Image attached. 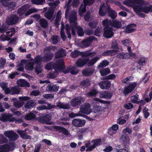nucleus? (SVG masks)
I'll return each mask as SVG.
<instances>
[{"instance_id": "obj_61", "label": "nucleus", "mask_w": 152, "mask_h": 152, "mask_svg": "<svg viewBox=\"0 0 152 152\" xmlns=\"http://www.w3.org/2000/svg\"><path fill=\"white\" fill-rule=\"evenodd\" d=\"M44 98L47 99H49L53 98L54 95L52 94H45L43 95Z\"/></svg>"}, {"instance_id": "obj_62", "label": "nucleus", "mask_w": 152, "mask_h": 152, "mask_svg": "<svg viewBox=\"0 0 152 152\" xmlns=\"http://www.w3.org/2000/svg\"><path fill=\"white\" fill-rule=\"evenodd\" d=\"M146 61L145 58L142 57L138 62V64L140 65H144L145 64Z\"/></svg>"}, {"instance_id": "obj_59", "label": "nucleus", "mask_w": 152, "mask_h": 152, "mask_svg": "<svg viewBox=\"0 0 152 152\" xmlns=\"http://www.w3.org/2000/svg\"><path fill=\"white\" fill-rule=\"evenodd\" d=\"M89 26L92 28H96L97 25V23L95 21H92L88 24Z\"/></svg>"}, {"instance_id": "obj_8", "label": "nucleus", "mask_w": 152, "mask_h": 152, "mask_svg": "<svg viewBox=\"0 0 152 152\" xmlns=\"http://www.w3.org/2000/svg\"><path fill=\"white\" fill-rule=\"evenodd\" d=\"M95 0H83L84 4H81L78 10V13L80 16H82V14L86 11V5H91L93 4Z\"/></svg>"}, {"instance_id": "obj_36", "label": "nucleus", "mask_w": 152, "mask_h": 152, "mask_svg": "<svg viewBox=\"0 0 152 152\" xmlns=\"http://www.w3.org/2000/svg\"><path fill=\"white\" fill-rule=\"evenodd\" d=\"M34 59L35 60V59ZM34 62L36 64V66L35 68V71L37 74L38 75L41 73L42 71V66L41 65V62L37 63L35 62V60Z\"/></svg>"}, {"instance_id": "obj_39", "label": "nucleus", "mask_w": 152, "mask_h": 152, "mask_svg": "<svg viewBox=\"0 0 152 152\" xmlns=\"http://www.w3.org/2000/svg\"><path fill=\"white\" fill-rule=\"evenodd\" d=\"M72 0H69L68 2L64 6L65 8H66L65 14V18H67V17L68 16L69 10H70V8L69 6V4L71 3Z\"/></svg>"}, {"instance_id": "obj_3", "label": "nucleus", "mask_w": 152, "mask_h": 152, "mask_svg": "<svg viewBox=\"0 0 152 152\" xmlns=\"http://www.w3.org/2000/svg\"><path fill=\"white\" fill-rule=\"evenodd\" d=\"M74 25L69 26L68 24H66L65 25V29L66 31V34L67 37L69 39L71 38V31H72V36L76 35V29L77 30V32L78 35L80 36H83L84 34L83 28L80 26H78L76 24V26H74Z\"/></svg>"}, {"instance_id": "obj_22", "label": "nucleus", "mask_w": 152, "mask_h": 152, "mask_svg": "<svg viewBox=\"0 0 152 152\" xmlns=\"http://www.w3.org/2000/svg\"><path fill=\"white\" fill-rule=\"evenodd\" d=\"M59 88V86L56 85H48L46 88V90L48 91H57Z\"/></svg>"}, {"instance_id": "obj_29", "label": "nucleus", "mask_w": 152, "mask_h": 152, "mask_svg": "<svg viewBox=\"0 0 152 152\" xmlns=\"http://www.w3.org/2000/svg\"><path fill=\"white\" fill-rule=\"evenodd\" d=\"M112 96V94L108 91H102L100 93V97L104 98H110Z\"/></svg>"}, {"instance_id": "obj_52", "label": "nucleus", "mask_w": 152, "mask_h": 152, "mask_svg": "<svg viewBox=\"0 0 152 152\" xmlns=\"http://www.w3.org/2000/svg\"><path fill=\"white\" fill-rule=\"evenodd\" d=\"M142 9V11H143L145 13H148L150 11L152 12V5H150L149 7H146Z\"/></svg>"}, {"instance_id": "obj_26", "label": "nucleus", "mask_w": 152, "mask_h": 152, "mask_svg": "<svg viewBox=\"0 0 152 152\" xmlns=\"http://www.w3.org/2000/svg\"><path fill=\"white\" fill-rule=\"evenodd\" d=\"M122 24L121 22L117 20H112L110 23V26L115 28H119L121 27Z\"/></svg>"}, {"instance_id": "obj_30", "label": "nucleus", "mask_w": 152, "mask_h": 152, "mask_svg": "<svg viewBox=\"0 0 152 152\" xmlns=\"http://www.w3.org/2000/svg\"><path fill=\"white\" fill-rule=\"evenodd\" d=\"M121 142L126 144L129 142V137L128 135H123L120 138Z\"/></svg>"}, {"instance_id": "obj_49", "label": "nucleus", "mask_w": 152, "mask_h": 152, "mask_svg": "<svg viewBox=\"0 0 152 152\" xmlns=\"http://www.w3.org/2000/svg\"><path fill=\"white\" fill-rule=\"evenodd\" d=\"M138 96H139L138 95L136 94L135 95L131 96V101L134 103H138L139 102V101H138Z\"/></svg>"}, {"instance_id": "obj_34", "label": "nucleus", "mask_w": 152, "mask_h": 152, "mask_svg": "<svg viewBox=\"0 0 152 152\" xmlns=\"http://www.w3.org/2000/svg\"><path fill=\"white\" fill-rule=\"evenodd\" d=\"M39 25L43 28H46L48 26L47 21L44 18H41L39 20Z\"/></svg>"}, {"instance_id": "obj_50", "label": "nucleus", "mask_w": 152, "mask_h": 152, "mask_svg": "<svg viewBox=\"0 0 152 152\" xmlns=\"http://www.w3.org/2000/svg\"><path fill=\"white\" fill-rule=\"evenodd\" d=\"M45 0H32V3L37 5L42 4L45 3Z\"/></svg>"}, {"instance_id": "obj_60", "label": "nucleus", "mask_w": 152, "mask_h": 152, "mask_svg": "<svg viewBox=\"0 0 152 152\" xmlns=\"http://www.w3.org/2000/svg\"><path fill=\"white\" fill-rule=\"evenodd\" d=\"M40 92L39 90H34L31 92L30 95L31 96H38Z\"/></svg>"}, {"instance_id": "obj_15", "label": "nucleus", "mask_w": 152, "mask_h": 152, "mask_svg": "<svg viewBox=\"0 0 152 152\" xmlns=\"http://www.w3.org/2000/svg\"><path fill=\"white\" fill-rule=\"evenodd\" d=\"M77 12L75 10H72L70 13L69 17V20L70 23V26L74 25V27L76 26L77 22L76 21L77 20L76 16Z\"/></svg>"}, {"instance_id": "obj_58", "label": "nucleus", "mask_w": 152, "mask_h": 152, "mask_svg": "<svg viewBox=\"0 0 152 152\" xmlns=\"http://www.w3.org/2000/svg\"><path fill=\"white\" fill-rule=\"evenodd\" d=\"M16 69L18 71L23 72L24 71V66L20 63L18 64L16 66Z\"/></svg>"}, {"instance_id": "obj_17", "label": "nucleus", "mask_w": 152, "mask_h": 152, "mask_svg": "<svg viewBox=\"0 0 152 152\" xmlns=\"http://www.w3.org/2000/svg\"><path fill=\"white\" fill-rule=\"evenodd\" d=\"M112 27H106L104 28L103 36L107 38H110L113 36L114 32Z\"/></svg>"}, {"instance_id": "obj_55", "label": "nucleus", "mask_w": 152, "mask_h": 152, "mask_svg": "<svg viewBox=\"0 0 152 152\" xmlns=\"http://www.w3.org/2000/svg\"><path fill=\"white\" fill-rule=\"evenodd\" d=\"M108 61L107 60H104L102 61V62L100 63L98 65V67H105L109 64Z\"/></svg>"}, {"instance_id": "obj_31", "label": "nucleus", "mask_w": 152, "mask_h": 152, "mask_svg": "<svg viewBox=\"0 0 152 152\" xmlns=\"http://www.w3.org/2000/svg\"><path fill=\"white\" fill-rule=\"evenodd\" d=\"M60 39V37L59 36L53 35L51 37L50 41L53 45H56L59 41Z\"/></svg>"}, {"instance_id": "obj_42", "label": "nucleus", "mask_w": 152, "mask_h": 152, "mask_svg": "<svg viewBox=\"0 0 152 152\" xmlns=\"http://www.w3.org/2000/svg\"><path fill=\"white\" fill-rule=\"evenodd\" d=\"M100 74L102 76L106 75L110 73V71L109 68H106L100 71Z\"/></svg>"}, {"instance_id": "obj_16", "label": "nucleus", "mask_w": 152, "mask_h": 152, "mask_svg": "<svg viewBox=\"0 0 152 152\" xmlns=\"http://www.w3.org/2000/svg\"><path fill=\"white\" fill-rule=\"evenodd\" d=\"M86 123V121L83 119H74L72 121V124L77 127L83 126Z\"/></svg>"}, {"instance_id": "obj_64", "label": "nucleus", "mask_w": 152, "mask_h": 152, "mask_svg": "<svg viewBox=\"0 0 152 152\" xmlns=\"http://www.w3.org/2000/svg\"><path fill=\"white\" fill-rule=\"evenodd\" d=\"M36 103L34 100H31L29 101V108H33L35 106Z\"/></svg>"}, {"instance_id": "obj_5", "label": "nucleus", "mask_w": 152, "mask_h": 152, "mask_svg": "<svg viewBox=\"0 0 152 152\" xmlns=\"http://www.w3.org/2000/svg\"><path fill=\"white\" fill-rule=\"evenodd\" d=\"M91 112L90 105L87 103H84L81 106L80 110L78 113H75L72 112L71 113L69 114V116L71 118H73L76 116H82V113L88 114Z\"/></svg>"}, {"instance_id": "obj_2", "label": "nucleus", "mask_w": 152, "mask_h": 152, "mask_svg": "<svg viewBox=\"0 0 152 152\" xmlns=\"http://www.w3.org/2000/svg\"><path fill=\"white\" fill-rule=\"evenodd\" d=\"M53 68L55 72L49 73L48 75V78L53 79L56 78L59 72H63L65 74L69 73L70 69L69 68H65L64 63L63 59L58 60L53 64Z\"/></svg>"}, {"instance_id": "obj_14", "label": "nucleus", "mask_w": 152, "mask_h": 152, "mask_svg": "<svg viewBox=\"0 0 152 152\" xmlns=\"http://www.w3.org/2000/svg\"><path fill=\"white\" fill-rule=\"evenodd\" d=\"M18 20V17L16 15L12 14L7 17L6 22L8 25H13L16 24Z\"/></svg>"}, {"instance_id": "obj_38", "label": "nucleus", "mask_w": 152, "mask_h": 152, "mask_svg": "<svg viewBox=\"0 0 152 152\" xmlns=\"http://www.w3.org/2000/svg\"><path fill=\"white\" fill-rule=\"evenodd\" d=\"M11 94L12 95L19 94L20 92L19 88L16 86L11 87Z\"/></svg>"}, {"instance_id": "obj_10", "label": "nucleus", "mask_w": 152, "mask_h": 152, "mask_svg": "<svg viewBox=\"0 0 152 152\" xmlns=\"http://www.w3.org/2000/svg\"><path fill=\"white\" fill-rule=\"evenodd\" d=\"M0 120L4 122H13L15 121V118L12 117V115L10 113H4L1 115Z\"/></svg>"}, {"instance_id": "obj_35", "label": "nucleus", "mask_w": 152, "mask_h": 152, "mask_svg": "<svg viewBox=\"0 0 152 152\" xmlns=\"http://www.w3.org/2000/svg\"><path fill=\"white\" fill-rule=\"evenodd\" d=\"M53 11L49 10L45 13L44 16L48 19L50 20L53 18Z\"/></svg>"}, {"instance_id": "obj_18", "label": "nucleus", "mask_w": 152, "mask_h": 152, "mask_svg": "<svg viewBox=\"0 0 152 152\" xmlns=\"http://www.w3.org/2000/svg\"><path fill=\"white\" fill-rule=\"evenodd\" d=\"M136 85L137 83L134 82L130 84L129 86L125 87L124 91L125 95H126L132 91Z\"/></svg>"}, {"instance_id": "obj_24", "label": "nucleus", "mask_w": 152, "mask_h": 152, "mask_svg": "<svg viewBox=\"0 0 152 152\" xmlns=\"http://www.w3.org/2000/svg\"><path fill=\"white\" fill-rule=\"evenodd\" d=\"M136 26L135 24L129 25L126 27L124 30V32L127 33H130L134 32L135 31V29L133 27Z\"/></svg>"}, {"instance_id": "obj_19", "label": "nucleus", "mask_w": 152, "mask_h": 152, "mask_svg": "<svg viewBox=\"0 0 152 152\" xmlns=\"http://www.w3.org/2000/svg\"><path fill=\"white\" fill-rule=\"evenodd\" d=\"M95 37L94 36H90L83 40L82 44L84 47H88L91 44Z\"/></svg>"}, {"instance_id": "obj_25", "label": "nucleus", "mask_w": 152, "mask_h": 152, "mask_svg": "<svg viewBox=\"0 0 152 152\" xmlns=\"http://www.w3.org/2000/svg\"><path fill=\"white\" fill-rule=\"evenodd\" d=\"M17 83L19 87H28V82H27L25 80L19 79L18 80Z\"/></svg>"}, {"instance_id": "obj_20", "label": "nucleus", "mask_w": 152, "mask_h": 152, "mask_svg": "<svg viewBox=\"0 0 152 152\" xmlns=\"http://www.w3.org/2000/svg\"><path fill=\"white\" fill-rule=\"evenodd\" d=\"M91 142L93 143V145H91V147L90 148L87 149L86 150V151H91L96 146L100 145L102 142V141L100 139H97L92 140Z\"/></svg>"}, {"instance_id": "obj_1", "label": "nucleus", "mask_w": 152, "mask_h": 152, "mask_svg": "<svg viewBox=\"0 0 152 152\" xmlns=\"http://www.w3.org/2000/svg\"><path fill=\"white\" fill-rule=\"evenodd\" d=\"M123 3L128 6L132 7L134 12L139 15L145 17V15L141 12H144L142 10L143 8L148 6L142 7V5L146 4V1L144 0H127L123 2Z\"/></svg>"}, {"instance_id": "obj_33", "label": "nucleus", "mask_w": 152, "mask_h": 152, "mask_svg": "<svg viewBox=\"0 0 152 152\" xmlns=\"http://www.w3.org/2000/svg\"><path fill=\"white\" fill-rule=\"evenodd\" d=\"M117 57L120 59H126L129 58V56L128 53L121 52L117 55Z\"/></svg>"}, {"instance_id": "obj_23", "label": "nucleus", "mask_w": 152, "mask_h": 152, "mask_svg": "<svg viewBox=\"0 0 152 152\" xmlns=\"http://www.w3.org/2000/svg\"><path fill=\"white\" fill-rule=\"evenodd\" d=\"M51 117L49 114H47L43 117L40 118L38 121L42 123H46L49 121L51 119Z\"/></svg>"}, {"instance_id": "obj_11", "label": "nucleus", "mask_w": 152, "mask_h": 152, "mask_svg": "<svg viewBox=\"0 0 152 152\" xmlns=\"http://www.w3.org/2000/svg\"><path fill=\"white\" fill-rule=\"evenodd\" d=\"M84 99L81 96H78L72 99L71 101V105L73 107L80 105L84 102Z\"/></svg>"}, {"instance_id": "obj_28", "label": "nucleus", "mask_w": 152, "mask_h": 152, "mask_svg": "<svg viewBox=\"0 0 152 152\" xmlns=\"http://www.w3.org/2000/svg\"><path fill=\"white\" fill-rule=\"evenodd\" d=\"M65 51L63 49H61L58 50L55 54V57L56 58H59L62 57L66 55Z\"/></svg>"}, {"instance_id": "obj_27", "label": "nucleus", "mask_w": 152, "mask_h": 152, "mask_svg": "<svg viewBox=\"0 0 152 152\" xmlns=\"http://www.w3.org/2000/svg\"><path fill=\"white\" fill-rule=\"evenodd\" d=\"M94 69L92 68H88L83 70L82 71V74L85 76H87L91 75L94 72Z\"/></svg>"}, {"instance_id": "obj_54", "label": "nucleus", "mask_w": 152, "mask_h": 152, "mask_svg": "<svg viewBox=\"0 0 152 152\" xmlns=\"http://www.w3.org/2000/svg\"><path fill=\"white\" fill-rule=\"evenodd\" d=\"M6 63V59L5 58L1 57L0 59V68H4Z\"/></svg>"}, {"instance_id": "obj_6", "label": "nucleus", "mask_w": 152, "mask_h": 152, "mask_svg": "<svg viewBox=\"0 0 152 152\" xmlns=\"http://www.w3.org/2000/svg\"><path fill=\"white\" fill-rule=\"evenodd\" d=\"M99 59V57H96L89 61L88 58H79L76 62L78 66L82 67L88 62L87 66L89 67L93 65Z\"/></svg>"}, {"instance_id": "obj_7", "label": "nucleus", "mask_w": 152, "mask_h": 152, "mask_svg": "<svg viewBox=\"0 0 152 152\" xmlns=\"http://www.w3.org/2000/svg\"><path fill=\"white\" fill-rule=\"evenodd\" d=\"M54 56L53 53L50 52H46L43 57L38 56L35 58V62L39 63L42 62H48L51 61Z\"/></svg>"}, {"instance_id": "obj_46", "label": "nucleus", "mask_w": 152, "mask_h": 152, "mask_svg": "<svg viewBox=\"0 0 152 152\" xmlns=\"http://www.w3.org/2000/svg\"><path fill=\"white\" fill-rule=\"evenodd\" d=\"M8 139L2 134H0V145L7 142Z\"/></svg>"}, {"instance_id": "obj_57", "label": "nucleus", "mask_w": 152, "mask_h": 152, "mask_svg": "<svg viewBox=\"0 0 152 152\" xmlns=\"http://www.w3.org/2000/svg\"><path fill=\"white\" fill-rule=\"evenodd\" d=\"M112 47L114 49H116L117 50L118 49V45L116 40L115 39L113 40L112 44Z\"/></svg>"}, {"instance_id": "obj_13", "label": "nucleus", "mask_w": 152, "mask_h": 152, "mask_svg": "<svg viewBox=\"0 0 152 152\" xmlns=\"http://www.w3.org/2000/svg\"><path fill=\"white\" fill-rule=\"evenodd\" d=\"M4 134L5 136L12 141L15 140L18 137V134L12 130L5 131Z\"/></svg>"}, {"instance_id": "obj_41", "label": "nucleus", "mask_w": 152, "mask_h": 152, "mask_svg": "<svg viewBox=\"0 0 152 152\" xmlns=\"http://www.w3.org/2000/svg\"><path fill=\"white\" fill-rule=\"evenodd\" d=\"M17 132L20 135L21 137L24 138V136H25V137L26 139H28V135L27 134H25L26 132V130L23 131L18 130Z\"/></svg>"}, {"instance_id": "obj_48", "label": "nucleus", "mask_w": 152, "mask_h": 152, "mask_svg": "<svg viewBox=\"0 0 152 152\" xmlns=\"http://www.w3.org/2000/svg\"><path fill=\"white\" fill-rule=\"evenodd\" d=\"M90 82L89 80L86 79L80 82V85L82 86L88 87L90 85Z\"/></svg>"}, {"instance_id": "obj_51", "label": "nucleus", "mask_w": 152, "mask_h": 152, "mask_svg": "<svg viewBox=\"0 0 152 152\" xmlns=\"http://www.w3.org/2000/svg\"><path fill=\"white\" fill-rule=\"evenodd\" d=\"M98 92L95 89L92 90L90 92L88 93L87 95L88 96H95Z\"/></svg>"}, {"instance_id": "obj_12", "label": "nucleus", "mask_w": 152, "mask_h": 152, "mask_svg": "<svg viewBox=\"0 0 152 152\" xmlns=\"http://www.w3.org/2000/svg\"><path fill=\"white\" fill-rule=\"evenodd\" d=\"M18 14L20 16H22L25 14V16L27 17L28 16V4H27L23 5L18 9L17 12Z\"/></svg>"}, {"instance_id": "obj_4", "label": "nucleus", "mask_w": 152, "mask_h": 152, "mask_svg": "<svg viewBox=\"0 0 152 152\" xmlns=\"http://www.w3.org/2000/svg\"><path fill=\"white\" fill-rule=\"evenodd\" d=\"M107 13L108 15L112 19L115 18L117 16L116 12L112 10L109 5L107 4L106 6H101L99 10V14L102 16H105L106 14Z\"/></svg>"}, {"instance_id": "obj_9", "label": "nucleus", "mask_w": 152, "mask_h": 152, "mask_svg": "<svg viewBox=\"0 0 152 152\" xmlns=\"http://www.w3.org/2000/svg\"><path fill=\"white\" fill-rule=\"evenodd\" d=\"M15 148V144L12 143L11 145L5 144L0 145V152H9L12 151Z\"/></svg>"}, {"instance_id": "obj_43", "label": "nucleus", "mask_w": 152, "mask_h": 152, "mask_svg": "<svg viewBox=\"0 0 152 152\" xmlns=\"http://www.w3.org/2000/svg\"><path fill=\"white\" fill-rule=\"evenodd\" d=\"M23 102H21L17 101L16 102H14V106L18 108H20L22 107L24 104Z\"/></svg>"}, {"instance_id": "obj_63", "label": "nucleus", "mask_w": 152, "mask_h": 152, "mask_svg": "<svg viewBox=\"0 0 152 152\" xmlns=\"http://www.w3.org/2000/svg\"><path fill=\"white\" fill-rule=\"evenodd\" d=\"M148 108L145 107L143 109V112L144 113L145 118H146L149 115V113L148 112Z\"/></svg>"}, {"instance_id": "obj_21", "label": "nucleus", "mask_w": 152, "mask_h": 152, "mask_svg": "<svg viewBox=\"0 0 152 152\" xmlns=\"http://www.w3.org/2000/svg\"><path fill=\"white\" fill-rule=\"evenodd\" d=\"M110 82L108 80H105L101 81L99 83L100 88L103 89H108L111 86Z\"/></svg>"}, {"instance_id": "obj_32", "label": "nucleus", "mask_w": 152, "mask_h": 152, "mask_svg": "<svg viewBox=\"0 0 152 152\" xmlns=\"http://www.w3.org/2000/svg\"><path fill=\"white\" fill-rule=\"evenodd\" d=\"M56 107H58L60 108L68 109L70 108L69 105L68 104H65L59 102L56 104Z\"/></svg>"}, {"instance_id": "obj_47", "label": "nucleus", "mask_w": 152, "mask_h": 152, "mask_svg": "<svg viewBox=\"0 0 152 152\" xmlns=\"http://www.w3.org/2000/svg\"><path fill=\"white\" fill-rule=\"evenodd\" d=\"M102 22V25L105 27L104 28L110 27L109 26H110V23L112 22V20H108L107 19L104 20Z\"/></svg>"}, {"instance_id": "obj_44", "label": "nucleus", "mask_w": 152, "mask_h": 152, "mask_svg": "<svg viewBox=\"0 0 152 152\" xmlns=\"http://www.w3.org/2000/svg\"><path fill=\"white\" fill-rule=\"evenodd\" d=\"M69 68L70 71L69 73L70 72L71 74L73 75H75L77 73L79 70L77 69V67H73L70 68V67H67Z\"/></svg>"}, {"instance_id": "obj_53", "label": "nucleus", "mask_w": 152, "mask_h": 152, "mask_svg": "<svg viewBox=\"0 0 152 152\" xmlns=\"http://www.w3.org/2000/svg\"><path fill=\"white\" fill-rule=\"evenodd\" d=\"M80 54V53L76 50L71 53V56L73 58L77 57Z\"/></svg>"}, {"instance_id": "obj_56", "label": "nucleus", "mask_w": 152, "mask_h": 152, "mask_svg": "<svg viewBox=\"0 0 152 152\" xmlns=\"http://www.w3.org/2000/svg\"><path fill=\"white\" fill-rule=\"evenodd\" d=\"M56 48L55 46H50L48 47H46L44 50V51L45 52H50V51L52 50H54Z\"/></svg>"}, {"instance_id": "obj_37", "label": "nucleus", "mask_w": 152, "mask_h": 152, "mask_svg": "<svg viewBox=\"0 0 152 152\" xmlns=\"http://www.w3.org/2000/svg\"><path fill=\"white\" fill-rule=\"evenodd\" d=\"M117 50H108L104 51L103 53V55L104 56L113 55L117 52Z\"/></svg>"}, {"instance_id": "obj_45", "label": "nucleus", "mask_w": 152, "mask_h": 152, "mask_svg": "<svg viewBox=\"0 0 152 152\" xmlns=\"http://www.w3.org/2000/svg\"><path fill=\"white\" fill-rule=\"evenodd\" d=\"M20 63L22 64L23 66H25V69L27 71L28 70V59H22L20 61Z\"/></svg>"}, {"instance_id": "obj_40", "label": "nucleus", "mask_w": 152, "mask_h": 152, "mask_svg": "<svg viewBox=\"0 0 152 152\" xmlns=\"http://www.w3.org/2000/svg\"><path fill=\"white\" fill-rule=\"evenodd\" d=\"M6 7H8V10L12 11L14 10L16 7V4L15 2H10L8 3V4Z\"/></svg>"}]
</instances>
